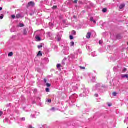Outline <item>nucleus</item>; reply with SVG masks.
<instances>
[{
  "instance_id": "nucleus-16",
  "label": "nucleus",
  "mask_w": 128,
  "mask_h": 128,
  "mask_svg": "<svg viewBox=\"0 0 128 128\" xmlns=\"http://www.w3.org/2000/svg\"><path fill=\"white\" fill-rule=\"evenodd\" d=\"M70 44V46H74V42H71Z\"/></svg>"
},
{
  "instance_id": "nucleus-25",
  "label": "nucleus",
  "mask_w": 128,
  "mask_h": 128,
  "mask_svg": "<svg viewBox=\"0 0 128 128\" xmlns=\"http://www.w3.org/2000/svg\"><path fill=\"white\" fill-rule=\"evenodd\" d=\"M3 114L4 113L0 111V116H2Z\"/></svg>"
},
{
  "instance_id": "nucleus-1",
  "label": "nucleus",
  "mask_w": 128,
  "mask_h": 128,
  "mask_svg": "<svg viewBox=\"0 0 128 128\" xmlns=\"http://www.w3.org/2000/svg\"><path fill=\"white\" fill-rule=\"evenodd\" d=\"M36 6V4L34 2H30L28 4V5L27 6V8H30V6H32V8H34Z\"/></svg>"
},
{
  "instance_id": "nucleus-15",
  "label": "nucleus",
  "mask_w": 128,
  "mask_h": 128,
  "mask_svg": "<svg viewBox=\"0 0 128 128\" xmlns=\"http://www.w3.org/2000/svg\"><path fill=\"white\" fill-rule=\"evenodd\" d=\"M117 94H116V92H114L112 93V95L114 96H116Z\"/></svg>"
},
{
  "instance_id": "nucleus-10",
  "label": "nucleus",
  "mask_w": 128,
  "mask_h": 128,
  "mask_svg": "<svg viewBox=\"0 0 128 128\" xmlns=\"http://www.w3.org/2000/svg\"><path fill=\"white\" fill-rule=\"evenodd\" d=\"M72 34H74V36H76V32L75 30H72Z\"/></svg>"
},
{
  "instance_id": "nucleus-3",
  "label": "nucleus",
  "mask_w": 128,
  "mask_h": 128,
  "mask_svg": "<svg viewBox=\"0 0 128 128\" xmlns=\"http://www.w3.org/2000/svg\"><path fill=\"white\" fill-rule=\"evenodd\" d=\"M23 34L24 36H26V34H28V31H26V29L24 30Z\"/></svg>"
},
{
  "instance_id": "nucleus-29",
  "label": "nucleus",
  "mask_w": 128,
  "mask_h": 128,
  "mask_svg": "<svg viewBox=\"0 0 128 128\" xmlns=\"http://www.w3.org/2000/svg\"><path fill=\"white\" fill-rule=\"evenodd\" d=\"M62 40V38H58V42H60V40Z\"/></svg>"
},
{
  "instance_id": "nucleus-9",
  "label": "nucleus",
  "mask_w": 128,
  "mask_h": 128,
  "mask_svg": "<svg viewBox=\"0 0 128 128\" xmlns=\"http://www.w3.org/2000/svg\"><path fill=\"white\" fill-rule=\"evenodd\" d=\"M20 14H18L17 15H16V18H20Z\"/></svg>"
},
{
  "instance_id": "nucleus-20",
  "label": "nucleus",
  "mask_w": 128,
  "mask_h": 128,
  "mask_svg": "<svg viewBox=\"0 0 128 128\" xmlns=\"http://www.w3.org/2000/svg\"><path fill=\"white\" fill-rule=\"evenodd\" d=\"M126 70H128L126 69V68H125L124 69L122 72H126Z\"/></svg>"
},
{
  "instance_id": "nucleus-13",
  "label": "nucleus",
  "mask_w": 128,
  "mask_h": 128,
  "mask_svg": "<svg viewBox=\"0 0 128 128\" xmlns=\"http://www.w3.org/2000/svg\"><path fill=\"white\" fill-rule=\"evenodd\" d=\"M51 86H52V84H50L49 83L46 84L47 88H50Z\"/></svg>"
},
{
  "instance_id": "nucleus-35",
  "label": "nucleus",
  "mask_w": 128,
  "mask_h": 128,
  "mask_svg": "<svg viewBox=\"0 0 128 128\" xmlns=\"http://www.w3.org/2000/svg\"><path fill=\"white\" fill-rule=\"evenodd\" d=\"M29 128H32V126H29Z\"/></svg>"
},
{
  "instance_id": "nucleus-21",
  "label": "nucleus",
  "mask_w": 128,
  "mask_h": 128,
  "mask_svg": "<svg viewBox=\"0 0 128 128\" xmlns=\"http://www.w3.org/2000/svg\"><path fill=\"white\" fill-rule=\"evenodd\" d=\"M46 92H50V88H46Z\"/></svg>"
},
{
  "instance_id": "nucleus-19",
  "label": "nucleus",
  "mask_w": 128,
  "mask_h": 128,
  "mask_svg": "<svg viewBox=\"0 0 128 128\" xmlns=\"http://www.w3.org/2000/svg\"><path fill=\"white\" fill-rule=\"evenodd\" d=\"M80 70H86V67L80 66Z\"/></svg>"
},
{
  "instance_id": "nucleus-2",
  "label": "nucleus",
  "mask_w": 128,
  "mask_h": 128,
  "mask_svg": "<svg viewBox=\"0 0 128 128\" xmlns=\"http://www.w3.org/2000/svg\"><path fill=\"white\" fill-rule=\"evenodd\" d=\"M90 36H92V33L88 32L86 35V38L88 39L90 38Z\"/></svg>"
},
{
  "instance_id": "nucleus-5",
  "label": "nucleus",
  "mask_w": 128,
  "mask_h": 128,
  "mask_svg": "<svg viewBox=\"0 0 128 128\" xmlns=\"http://www.w3.org/2000/svg\"><path fill=\"white\" fill-rule=\"evenodd\" d=\"M38 56H42V52L40 51L38 52Z\"/></svg>"
},
{
  "instance_id": "nucleus-22",
  "label": "nucleus",
  "mask_w": 128,
  "mask_h": 128,
  "mask_svg": "<svg viewBox=\"0 0 128 128\" xmlns=\"http://www.w3.org/2000/svg\"><path fill=\"white\" fill-rule=\"evenodd\" d=\"M12 18H13L14 20V18H16V16H14V15H12Z\"/></svg>"
},
{
  "instance_id": "nucleus-31",
  "label": "nucleus",
  "mask_w": 128,
  "mask_h": 128,
  "mask_svg": "<svg viewBox=\"0 0 128 128\" xmlns=\"http://www.w3.org/2000/svg\"><path fill=\"white\" fill-rule=\"evenodd\" d=\"M44 82L46 83L47 82L46 79H44Z\"/></svg>"
},
{
  "instance_id": "nucleus-6",
  "label": "nucleus",
  "mask_w": 128,
  "mask_h": 128,
  "mask_svg": "<svg viewBox=\"0 0 128 128\" xmlns=\"http://www.w3.org/2000/svg\"><path fill=\"white\" fill-rule=\"evenodd\" d=\"M36 40H38V42H40L42 40L40 39V36H36Z\"/></svg>"
},
{
  "instance_id": "nucleus-24",
  "label": "nucleus",
  "mask_w": 128,
  "mask_h": 128,
  "mask_svg": "<svg viewBox=\"0 0 128 128\" xmlns=\"http://www.w3.org/2000/svg\"><path fill=\"white\" fill-rule=\"evenodd\" d=\"M0 20H2L4 18V14H2V16H0Z\"/></svg>"
},
{
  "instance_id": "nucleus-14",
  "label": "nucleus",
  "mask_w": 128,
  "mask_h": 128,
  "mask_svg": "<svg viewBox=\"0 0 128 128\" xmlns=\"http://www.w3.org/2000/svg\"><path fill=\"white\" fill-rule=\"evenodd\" d=\"M58 68H61L62 65L60 64H58L56 66Z\"/></svg>"
},
{
  "instance_id": "nucleus-33",
  "label": "nucleus",
  "mask_w": 128,
  "mask_h": 128,
  "mask_svg": "<svg viewBox=\"0 0 128 128\" xmlns=\"http://www.w3.org/2000/svg\"><path fill=\"white\" fill-rule=\"evenodd\" d=\"M93 22H94V24H96V20H93Z\"/></svg>"
},
{
  "instance_id": "nucleus-17",
  "label": "nucleus",
  "mask_w": 128,
  "mask_h": 128,
  "mask_svg": "<svg viewBox=\"0 0 128 128\" xmlns=\"http://www.w3.org/2000/svg\"><path fill=\"white\" fill-rule=\"evenodd\" d=\"M58 8V6H54L52 7L53 10H56Z\"/></svg>"
},
{
  "instance_id": "nucleus-11",
  "label": "nucleus",
  "mask_w": 128,
  "mask_h": 128,
  "mask_svg": "<svg viewBox=\"0 0 128 128\" xmlns=\"http://www.w3.org/2000/svg\"><path fill=\"white\" fill-rule=\"evenodd\" d=\"M24 24H20L19 25L20 28H24Z\"/></svg>"
},
{
  "instance_id": "nucleus-18",
  "label": "nucleus",
  "mask_w": 128,
  "mask_h": 128,
  "mask_svg": "<svg viewBox=\"0 0 128 128\" xmlns=\"http://www.w3.org/2000/svg\"><path fill=\"white\" fill-rule=\"evenodd\" d=\"M70 38L71 40H74V36H70Z\"/></svg>"
},
{
  "instance_id": "nucleus-27",
  "label": "nucleus",
  "mask_w": 128,
  "mask_h": 128,
  "mask_svg": "<svg viewBox=\"0 0 128 128\" xmlns=\"http://www.w3.org/2000/svg\"><path fill=\"white\" fill-rule=\"evenodd\" d=\"M47 102H48L50 103L52 102V100H48Z\"/></svg>"
},
{
  "instance_id": "nucleus-39",
  "label": "nucleus",
  "mask_w": 128,
  "mask_h": 128,
  "mask_svg": "<svg viewBox=\"0 0 128 128\" xmlns=\"http://www.w3.org/2000/svg\"><path fill=\"white\" fill-rule=\"evenodd\" d=\"M74 18H76V16H74Z\"/></svg>"
},
{
  "instance_id": "nucleus-30",
  "label": "nucleus",
  "mask_w": 128,
  "mask_h": 128,
  "mask_svg": "<svg viewBox=\"0 0 128 128\" xmlns=\"http://www.w3.org/2000/svg\"><path fill=\"white\" fill-rule=\"evenodd\" d=\"M99 44H102V42L100 41Z\"/></svg>"
},
{
  "instance_id": "nucleus-36",
  "label": "nucleus",
  "mask_w": 128,
  "mask_h": 128,
  "mask_svg": "<svg viewBox=\"0 0 128 128\" xmlns=\"http://www.w3.org/2000/svg\"><path fill=\"white\" fill-rule=\"evenodd\" d=\"M0 10H2V8L0 7Z\"/></svg>"
},
{
  "instance_id": "nucleus-23",
  "label": "nucleus",
  "mask_w": 128,
  "mask_h": 128,
  "mask_svg": "<svg viewBox=\"0 0 128 128\" xmlns=\"http://www.w3.org/2000/svg\"><path fill=\"white\" fill-rule=\"evenodd\" d=\"M90 22H94V18L92 17L90 18Z\"/></svg>"
},
{
  "instance_id": "nucleus-37",
  "label": "nucleus",
  "mask_w": 128,
  "mask_h": 128,
  "mask_svg": "<svg viewBox=\"0 0 128 128\" xmlns=\"http://www.w3.org/2000/svg\"><path fill=\"white\" fill-rule=\"evenodd\" d=\"M22 120H26V118H23Z\"/></svg>"
},
{
  "instance_id": "nucleus-38",
  "label": "nucleus",
  "mask_w": 128,
  "mask_h": 128,
  "mask_svg": "<svg viewBox=\"0 0 128 128\" xmlns=\"http://www.w3.org/2000/svg\"><path fill=\"white\" fill-rule=\"evenodd\" d=\"M108 106H112V105H110V104H109V105H108Z\"/></svg>"
},
{
  "instance_id": "nucleus-12",
  "label": "nucleus",
  "mask_w": 128,
  "mask_h": 128,
  "mask_svg": "<svg viewBox=\"0 0 128 128\" xmlns=\"http://www.w3.org/2000/svg\"><path fill=\"white\" fill-rule=\"evenodd\" d=\"M122 78H128V74H125V75H124V76H122Z\"/></svg>"
},
{
  "instance_id": "nucleus-26",
  "label": "nucleus",
  "mask_w": 128,
  "mask_h": 128,
  "mask_svg": "<svg viewBox=\"0 0 128 128\" xmlns=\"http://www.w3.org/2000/svg\"><path fill=\"white\" fill-rule=\"evenodd\" d=\"M78 0H74V4H78Z\"/></svg>"
},
{
  "instance_id": "nucleus-8",
  "label": "nucleus",
  "mask_w": 128,
  "mask_h": 128,
  "mask_svg": "<svg viewBox=\"0 0 128 128\" xmlns=\"http://www.w3.org/2000/svg\"><path fill=\"white\" fill-rule=\"evenodd\" d=\"M102 12H103L106 13V12H108V9L106 8H104L102 10Z\"/></svg>"
},
{
  "instance_id": "nucleus-32",
  "label": "nucleus",
  "mask_w": 128,
  "mask_h": 128,
  "mask_svg": "<svg viewBox=\"0 0 128 128\" xmlns=\"http://www.w3.org/2000/svg\"><path fill=\"white\" fill-rule=\"evenodd\" d=\"M95 96H96V98H98V94H95Z\"/></svg>"
},
{
  "instance_id": "nucleus-4",
  "label": "nucleus",
  "mask_w": 128,
  "mask_h": 128,
  "mask_svg": "<svg viewBox=\"0 0 128 128\" xmlns=\"http://www.w3.org/2000/svg\"><path fill=\"white\" fill-rule=\"evenodd\" d=\"M124 6H126V5L124 4H121L120 6V10H122V8H124Z\"/></svg>"
},
{
  "instance_id": "nucleus-28",
  "label": "nucleus",
  "mask_w": 128,
  "mask_h": 128,
  "mask_svg": "<svg viewBox=\"0 0 128 128\" xmlns=\"http://www.w3.org/2000/svg\"><path fill=\"white\" fill-rule=\"evenodd\" d=\"M42 48V46H38V48Z\"/></svg>"
},
{
  "instance_id": "nucleus-7",
  "label": "nucleus",
  "mask_w": 128,
  "mask_h": 128,
  "mask_svg": "<svg viewBox=\"0 0 128 128\" xmlns=\"http://www.w3.org/2000/svg\"><path fill=\"white\" fill-rule=\"evenodd\" d=\"M14 56V53L12 52H10L8 54V56Z\"/></svg>"
},
{
  "instance_id": "nucleus-34",
  "label": "nucleus",
  "mask_w": 128,
  "mask_h": 128,
  "mask_svg": "<svg viewBox=\"0 0 128 128\" xmlns=\"http://www.w3.org/2000/svg\"><path fill=\"white\" fill-rule=\"evenodd\" d=\"M55 110L54 108H52V110Z\"/></svg>"
}]
</instances>
